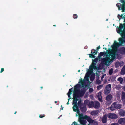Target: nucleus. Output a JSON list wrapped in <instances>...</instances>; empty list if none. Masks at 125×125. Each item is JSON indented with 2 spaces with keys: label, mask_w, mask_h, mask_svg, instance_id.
<instances>
[{
  "label": "nucleus",
  "mask_w": 125,
  "mask_h": 125,
  "mask_svg": "<svg viewBox=\"0 0 125 125\" xmlns=\"http://www.w3.org/2000/svg\"><path fill=\"white\" fill-rule=\"evenodd\" d=\"M73 109L74 112H76L78 115H80V111L77 105V102L78 100V99L73 98Z\"/></svg>",
  "instance_id": "1"
},
{
  "label": "nucleus",
  "mask_w": 125,
  "mask_h": 125,
  "mask_svg": "<svg viewBox=\"0 0 125 125\" xmlns=\"http://www.w3.org/2000/svg\"><path fill=\"white\" fill-rule=\"evenodd\" d=\"M100 48V46H99L97 48L96 50L94 49H92L91 50V53L89 54V57L90 58H95V55L97 54L99 49Z\"/></svg>",
  "instance_id": "2"
},
{
  "label": "nucleus",
  "mask_w": 125,
  "mask_h": 125,
  "mask_svg": "<svg viewBox=\"0 0 125 125\" xmlns=\"http://www.w3.org/2000/svg\"><path fill=\"white\" fill-rule=\"evenodd\" d=\"M122 106V105L119 104H117V102H115L113 103L110 107V109L112 111L116 109H120Z\"/></svg>",
  "instance_id": "3"
},
{
  "label": "nucleus",
  "mask_w": 125,
  "mask_h": 125,
  "mask_svg": "<svg viewBox=\"0 0 125 125\" xmlns=\"http://www.w3.org/2000/svg\"><path fill=\"white\" fill-rule=\"evenodd\" d=\"M79 115V121L80 123L82 125H85L86 123H87V121L85 120H83V115Z\"/></svg>",
  "instance_id": "4"
},
{
  "label": "nucleus",
  "mask_w": 125,
  "mask_h": 125,
  "mask_svg": "<svg viewBox=\"0 0 125 125\" xmlns=\"http://www.w3.org/2000/svg\"><path fill=\"white\" fill-rule=\"evenodd\" d=\"M109 54V56H111V61L114 60L115 58V52L111 49H110L109 52H108Z\"/></svg>",
  "instance_id": "5"
},
{
  "label": "nucleus",
  "mask_w": 125,
  "mask_h": 125,
  "mask_svg": "<svg viewBox=\"0 0 125 125\" xmlns=\"http://www.w3.org/2000/svg\"><path fill=\"white\" fill-rule=\"evenodd\" d=\"M85 104L86 105H88L89 108L93 107L94 104V102L92 101H90L88 100H86L84 101Z\"/></svg>",
  "instance_id": "6"
},
{
  "label": "nucleus",
  "mask_w": 125,
  "mask_h": 125,
  "mask_svg": "<svg viewBox=\"0 0 125 125\" xmlns=\"http://www.w3.org/2000/svg\"><path fill=\"white\" fill-rule=\"evenodd\" d=\"M83 118L86 119L90 124H92L93 123L94 121V120L92 119L91 117L87 115H85L84 116Z\"/></svg>",
  "instance_id": "7"
},
{
  "label": "nucleus",
  "mask_w": 125,
  "mask_h": 125,
  "mask_svg": "<svg viewBox=\"0 0 125 125\" xmlns=\"http://www.w3.org/2000/svg\"><path fill=\"white\" fill-rule=\"evenodd\" d=\"M102 62L105 65H107V63L111 61V59L109 57H106L105 58L102 59Z\"/></svg>",
  "instance_id": "8"
},
{
  "label": "nucleus",
  "mask_w": 125,
  "mask_h": 125,
  "mask_svg": "<svg viewBox=\"0 0 125 125\" xmlns=\"http://www.w3.org/2000/svg\"><path fill=\"white\" fill-rule=\"evenodd\" d=\"M108 117L112 119H116L117 118V116L116 114L111 113H110L108 114Z\"/></svg>",
  "instance_id": "9"
},
{
  "label": "nucleus",
  "mask_w": 125,
  "mask_h": 125,
  "mask_svg": "<svg viewBox=\"0 0 125 125\" xmlns=\"http://www.w3.org/2000/svg\"><path fill=\"white\" fill-rule=\"evenodd\" d=\"M86 91V89L85 87H84L81 89V93L80 92V90H77V92H79L81 96H82L85 94Z\"/></svg>",
  "instance_id": "10"
},
{
  "label": "nucleus",
  "mask_w": 125,
  "mask_h": 125,
  "mask_svg": "<svg viewBox=\"0 0 125 125\" xmlns=\"http://www.w3.org/2000/svg\"><path fill=\"white\" fill-rule=\"evenodd\" d=\"M82 97L81 94H80L79 92H77V93H75L74 92L73 94V98L77 99L78 97Z\"/></svg>",
  "instance_id": "11"
},
{
  "label": "nucleus",
  "mask_w": 125,
  "mask_h": 125,
  "mask_svg": "<svg viewBox=\"0 0 125 125\" xmlns=\"http://www.w3.org/2000/svg\"><path fill=\"white\" fill-rule=\"evenodd\" d=\"M121 46L119 43H118L116 41H115L114 44L111 46V47L113 49H115L117 47H118Z\"/></svg>",
  "instance_id": "12"
},
{
  "label": "nucleus",
  "mask_w": 125,
  "mask_h": 125,
  "mask_svg": "<svg viewBox=\"0 0 125 125\" xmlns=\"http://www.w3.org/2000/svg\"><path fill=\"white\" fill-rule=\"evenodd\" d=\"M94 106L93 107L96 109L98 108L100 106V103L98 101L94 103Z\"/></svg>",
  "instance_id": "13"
},
{
  "label": "nucleus",
  "mask_w": 125,
  "mask_h": 125,
  "mask_svg": "<svg viewBox=\"0 0 125 125\" xmlns=\"http://www.w3.org/2000/svg\"><path fill=\"white\" fill-rule=\"evenodd\" d=\"M119 124H125V118H121L118 121Z\"/></svg>",
  "instance_id": "14"
},
{
  "label": "nucleus",
  "mask_w": 125,
  "mask_h": 125,
  "mask_svg": "<svg viewBox=\"0 0 125 125\" xmlns=\"http://www.w3.org/2000/svg\"><path fill=\"white\" fill-rule=\"evenodd\" d=\"M122 38H120L119 39V43L121 45L123 43L125 42V37L123 38L121 36Z\"/></svg>",
  "instance_id": "15"
},
{
  "label": "nucleus",
  "mask_w": 125,
  "mask_h": 125,
  "mask_svg": "<svg viewBox=\"0 0 125 125\" xmlns=\"http://www.w3.org/2000/svg\"><path fill=\"white\" fill-rule=\"evenodd\" d=\"M107 115H104L102 118V121L103 123H105L107 122Z\"/></svg>",
  "instance_id": "16"
},
{
  "label": "nucleus",
  "mask_w": 125,
  "mask_h": 125,
  "mask_svg": "<svg viewBox=\"0 0 125 125\" xmlns=\"http://www.w3.org/2000/svg\"><path fill=\"white\" fill-rule=\"evenodd\" d=\"M96 64L95 63L93 62L92 65L90 66L89 68L90 70H93L96 67Z\"/></svg>",
  "instance_id": "17"
},
{
  "label": "nucleus",
  "mask_w": 125,
  "mask_h": 125,
  "mask_svg": "<svg viewBox=\"0 0 125 125\" xmlns=\"http://www.w3.org/2000/svg\"><path fill=\"white\" fill-rule=\"evenodd\" d=\"M80 110L81 112L83 113H84L86 112V106H84L83 107H80Z\"/></svg>",
  "instance_id": "18"
},
{
  "label": "nucleus",
  "mask_w": 125,
  "mask_h": 125,
  "mask_svg": "<svg viewBox=\"0 0 125 125\" xmlns=\"http://www.w3.org/2000/svg\"><path fill=\"white\" fill-rule=\"evenodd\" d=\"M120 34L122 37H125V28L123 29V30L121 32L119 33Z\"/></svg>",
  "instance_id": "19"
},
{
  "label": "nucleus",
  "mask_w": 125,
  "mask_h": 125,
  "mask_svg": "<svg viewBox=\"0 0 125 125\" xmlns=\"http://www.w3.org/2000/svg\"><path fill=\"white\" fill-rule=\"evenodd\" d=\"M121 100L122 101H125V93L122 92L121 94Z\"/></svg>",
  "instance_id": "20"
},
{
  "label": "nucleus",
  "mask_w": 125,
  "mask_h": 125,
  "mask_svg": "<svg viewBox=\"0 0 125 125\" xmlns=\"http://www.w3.org/2000/svg\"><path fill=\"white\" fill-rule=\"evenodd\" d=\"M112 98V95L111 94H109L107 95L106 98V100L107 101H110Z\"/></svg>",
  "instance_id": "21"
},
{
  "label": "nucleus",
  "mask_w": 125,
  "mask_h": 125,
  "mask_svg": "<svg viewBox=\"0 0 125 125\" xmlns=\"http://www.w3.org/2000/svg\"><path fill=\"white\" fill-rule=\"evenodd\" d=\"M121 74L123 75L125 74V65L123 67L121 70Z\"/></svg>",
  "instance_id": "22"
},
{
  "label": "nucleus",
  "mask_w": 125,
  "mask_h": 125,
  "mask_svg": "<svg viewBox=\"0 0 125 125\" xmlns=\"http://www.w3.org/2000/svg\"><path fill=\"white\" fill-rule=\"evenodd\" d=\"M120 51L122 54H124L125 53V48L123 47L121 48Z\"/></svg>",
  "instance_id": "23"
},
{
  "label": "nucleus",
  "mask_w": 125,
  "mask_h": 125,
  "mask_svg": "<svg viewBox=\"0 0 125 125\" xmlns=\"http://www.w3.org/2000/svg\"><path fill=\"white\" fill-rule=\"evenodd\" d=\"M120 115L122 116H124L125 115V112L124 110L121 109L120 112Z\"/></svg>",
  "instance_id": "24"
},
{
  "label": "nucleus",
  "mask_w": 125,
  "mask_h": 125,
  "mask_svg": "<svg viewBox=\"0 0 125 125\" xmlns=\"http://www.w3.org/2000/svg\"><path fill=\"white\" fill-rule=\"evenodd\" d=\"M83 104L82 103V100L81 99H80L77 103V105H78V106L79 107H81V106L83 105Z\"/></svg>",
  "instance_id": "25"
},
{
  "label": "nucleus",
  "mask_w": 125,
  "mask_h": 125,
  "mask_svg": "<svg viewBox=\"0 0 125 125\" xmlns=\"http://www.w3.org/2000/svg\"><path fill=\"white\" fill-rule=\"evenodd\" d=\"M111 85L110 84H108L107 85L105 89L108 90H111Z\"/></svg>",
  "instance_id": "26"
},
{
  "label": "nucleus",
  "mask_w": 125,
  "mask_h": 125,
  "mask_svg": "<svg viewBox=\"0 0 125 125\" xmlns=\"http://www.w3.org/2000/svg\"><path fill=\"white\" fill-rule=\"evenodd\" d=\"M98 112L99 111L98 110L93 111L92 112L91 114L92 115H96L98 114Z\"/></svg>",
  "instance_id": "27"
},
{
  "label": "nucleus",
  "mask_w": 125,
  "mask_h": 125,
  "mask_svg": "<svg viewBox=\"0 0 125 125\" xmlns=\"http://www.w3.org/2000/svg\"><path fill=\"white\" fill-rule=\"evenodd\" d=\"M105 53V52H100V53L98 55V58L100 59L101 57L104 55Z\"/></svg>",
  "instance_id": "28"
},
{
  "label": "nucleus",
  "mask_w": 125,
  "mask_h": 125,
  "mask_svg": "<svg viewBox=\"0 0 125 125\" xmlns=\"http://www.w3.org/2000/svg\"><path fill=\"white\" fill-rule=\"evenodd\" d=\"M111 91V90H109L105 89L104 91V94H108L110 93Z\"/></svg>",
  "instance_id": "29"
},
{
  "label": "nucleus",
  "mask_w": 125,
  "mask_h": 125,
  "mask_svg": "<svg viewBox=\"0 0 125 125\" xmlns=\"http://www.w3.org/2000/svg\"><path fill=\"white\" fill-rule=\"evenodd\" d=\"M117 80L121 84H122L123 83V81H124L123 79L121 77L118 78Z\"/></svg>",
  "instance_id": "30"
},
{
  "label": "nucleus",
  "mask_w": 125,
  "mask_h": 125,
  "mask_svg": "<svg viewBox=\"0 0 125 125\" xmlns=\"http://www.w3.org/2000/svg\"><path fill=\"white\" fill-rule=\"evenodd\" d=\"M80 86V85L79 84H76L74 86V89L75 90V91L76 90V91L77 92V89Z\"/></svg>",
  "instance_id": "31"
},
{
  "label": "nucleus",
  "mask_w": 125,
  "mask_h": 125,
  "mask_svg": "<svg viewBox=\"0 0 125 125\" xmlns=\"http://www.w3.org/2000/svg\"><path fill=\"white\" fill-rule=\"evenodd\" d=\"M103 84H101L97 86V88L98 90H99L101 89L103 87Z\"/></svg>",
  "instance_id": "32"
},
{
  "label": "nucleus",
  "mask_w": 125,
  "mask_h": 125,
  "mask_svg": "<svg viewBox=\"0 0 125 125\" xmlns=\"http://www.w3.org/2000/svg\"><path fill=\"white\" fill-rule=\"evenodd\" d=\"M122 12H123L125 10V5H122L121 8Z\"/></svg>",
  "instance_id": "33"
},
{
  "label": "nucleus",
  "mask_w": 125,
  "mask_h": 125,
  "mask_svg": "<svg viewBox=\"0 0 125 125\" xmlns=\"http://www.w3.org/2000/svg\"><path fill=\"white\" fill-rule=\"evenodd\" d=\"M113 73V68H111L109 70V73L110 75H112Z\"/></svg>",
  "instance_id": "34"
},
{
  "label": "nucleus",
  "mask_w": 125,
  "mask_h": 125,
  "mask_svg": "<svg viewBox=\"0 0 125 125\" xmlns=\"http://www.w3.org/2000/svg\"><path fill=\"white\" fill-rule=\"evenodd\" d=\"M73 87L70 89L69 90V92L67 94H70L71 95V94H72V90H73Z\"/></svg>",
  "instance_id": "35"
},
{
  "label": "nucleus",
  "mask_w": 125,
  "mask_h": 125,
  "mask_svg": "<svg viewBox=\"0 0 125 125\" xmlns=\"http://www.w3.org/2000/svg\"><path fill=\"white\" fill-rule=\"evenodd\" d=\"M78 16L76 14H74L73 16V18L74 19H77V18Z\"/></svg>",
  "instance_id": "36"
},
{
  "label": "nucleus",
  "mask_w": 125,
  "mask_h": 125,
  "mask_svg": "<svg viewBox=\"0 0 125 125\" xmlns=\"http://www.w3.org/2000/svg\"><path fill=\"white\" fill-rule=\"evenodd\" d=\"M119 65L120 66H122L124 65V62H119Z\"/></svg>",
  "instance_id": "37"
},
{
  "label": "nucleus",
  "mask_w": 125,
  "mask_h": 125,
  "mask_svg": "<svg viewBox=\"0 0 125 125\" xmlns=\"http://www.w3.org/2000/svg\"><path fill=\"white\" fill-rule=\"evenodd\" d=\"M98 58H97V57H96V58H95L93 60V62H97V61H98Z\"/></svg>",
  "instance_id": "38"
},
{
  "label": "nucleus",
  "mask_w": 125,
  "mask_h": 125,
  "mask_svg": "<svg viewBox=\"0 0 125 125\" xmlns=\"http://www.w3.org/2000/svg\"><path fill=\"white\" fill-rule=\"evenodd\" d=\"M45 115L44 114L43 115H40L39 116L40 118H42L43 117H45Z\"/></svg>",
  "instance_id": "39"
},
{
  "label": "nucleus",
  "mask_w": 125,
  "mask_h": 125,
  "mask_svg": "<svg viewBox=\"0 0 125 125\" xmlns=\"http://www.w3.org/2000/svg\"><path fill=\"white\" fill-rule=\"evenodd\" d=\"M101 81L99 80H98L97 81H96V83H97V84H101Z\"/></svg>",
  "instance_id": "40"
},
{
  "label": "nucleus",
  "mask_w": 125,
  "mask_h": 125,
  "mask_svg": "<svg viewBox=\"0 0 125 125\" xmlns=\"http://www.w3.org/2000/svg\"><path fill=\"white\" fill-rule=\"evenodd\" d=\"M120 2L122 3L123 4L122 5H125V1L123 0H120Z\"/></svg>",
  "instance_id": "41"
},
{
  "label": "nucleus",
  "mask_w": 125,
  "mask_h": 125,
  "mask_svg": "<svg viewBox=\"0 0 125 125\" xmlns=\"http://www.w3.org/2000/svg\"><path fill=\"white\" fill-rule=\"evenodd\" d=\"M93 90L92 88H90L89 89V91L90 92H92L93 91Z\"/></svg>",
  "instance_id": "42"
},
{
  "label": "nucleus",
  "mask_w": 125,
  "mask_h": 125,
  "mask_svg": "<svg viewBox=\"0 0 125 125\" xmlns=\"http://www.w3.org/2000/svg\"><path fill=\"white\" fill-rule=\"evenodd\" d=\"M4 71V69L3 68H1V71L0 72V73H2Z\"/></svg>",
  "instance_id": "43"
},
{
  "label": "nucleus",
  "mask_w": 125,
  "mask_h": 125,
  "mask_svg": "<svg viewBox=\"0 0 125 125\" xmlns=\"http://www.w3.org/2000/svg\"><path fill=\"white\" fill-rule=\"evenodd\" d=\"M116 6L117 7H120L118 3H117L116 4Z\"/></svg>",
  "instance_id": "44"
},
{
  "label": "nucleus",
  "mask_w": 125,
  "mask_h": 125,
  "mask_svg": "<svg viewBox=\"0 0 125 125\" xmlns=\"http://www.w3.org/2000/svg\"><path fill=\"white\" fill-rule=\"evenodd\" d=\"M98 99H99V100L100 101H101V102H102V100L101 98L100 99V98H99Z\"/></svg>",
  "instance_id": "45"
},
{
  "label": "nucleus",
  "mask_w": 125,
  "mask_h": 125,
  "mask_svg": "<svg viewBox=\"0 0 125 125\" xmlns=\"http://www.w3.org/2000/svg\"><path fill=\"white\" fill-rule=\"evenodd\" d=\"M70 95H71V94H67L68 97L70 98H71V97L70 96Z\"/></svg>",
  "instance_id": "46"
},
{
  "label": "nucleus",
  "mask_w": 125,
  "mask_h": 125,
  "mask_svg": "<svg viewBox=\"0 0 125 125\" xmlns=\"http://www.w3.org/2000/svg\"><path fill=\"white\" fill-rule=\"evenodd\" d=\"M122 17H123V18H124V17L123 16V14H122L120 15V17L121 18Z\"/></svg>",
  "instance_id": "47"
},
{
  "label": "nucleus",
  "mask_w": 125,
  "mask_h": 125,
  "mask_svg": "<svg viewBox=\"0 0 125 125\" xmlns=\"http://www.w3.org/2000/svg\"><path fill=\"white\" fill-rule=\"evenodd\" d=\"M123 89L125 91V86L124 87Z\"/></svg>",
  "instance_id": "48"
},
{
  "label": "nucleus",
  "mask_w": 125,
  "mask_h": 125,
  "mask_svg": "<svg viewBox=\"0 0 125 125\" xmlns=\"http://www.w3.org/2000/svg\"><path fill=\"white\" fill-rule=\"evenodd\" d=\"M118 10H121V9H120V7H118Z\"/></svg>",
  "instance_id": "49"
},
{
  "label": "nucleus",
  "mask_w": 125,
  "mask_h": 125,
  "mask_svg": "<svg viewBox=\"0 0 125 125\" xmlns=\"http://www.w3.org/2000/svg\"><path fill=\"white\" fill-rule=\"evenodd\" d=\"M120 15L119 14H118V18H119V17H120Z\"/></svg>",
  "instance_id": "50"
},
{
  "label": "nucleus",
  "mask_w": 125,
  "mask_h": 125,
  "mask_svg": "<svg viewBox=\"0 0 125 125\" xmlns=\"http://www.w3.org/2000/svg\"><path fill=\"white\" fill-rule=\"evenodd\" d=\"M124 81L125 82V77L124 78V79H123Z\"/></svg>",
  "instance_id": "51"
},
{
  "label": "nucleus",
  "mask_w": 125,
  "mask_h": 125,
  "mask_svg": "<svg viewBox=\"0 0 125 125\" xmlns=\"http://www.w3.org/2000/svg\"><path fill=\"white\" fill-rule=\"evenodd\" d=\"M59 56L61 57V54L60 53H59Z\"/></svg>",
  "instance_id": "52"
},
{
  "label": "nucleus",
  "mask_w": 125,
  "mask_h": 125,
  "mask_svg": "<svg viewBox=\"0 0 125 125\" xmlns=\"http://www.w3.org/2000/svg\"><path fill=\"white\" fill-rule=\"evenodd\" d=\"M71 99V98H70L68 99V102H69V100H70V99Z\"/></svg>",
  "instance_id": "53"
},
{
  "label": "nucleus",
  "mask_w": 125,
  "mask_h": 125,
  "mask_svg": "<svg viewBox=\"0 0 125 125\" xmlns=\"http://www.w3.org/2000/svg\"><path fill=\"white\" fill-rule=\"evenodd\" d=\"M103 49H105V50H106L107 49L106 48H105V47L103 48Z\"/></svg>",
  "instance_id": "54"
},
{
  "label": "nucleus",
  "mask_w": 125,
  "mask_h": 125,
  "mask_svg": "<svg viewBox=\"0 0 125 125\" xmlns=\"http://www.w3.org/2000/svg\"><path fill=\"white\" fill-rule=\"evenodd\" d=\"M57 101H55V103L56 104V103H57Z\"/></svg>",
  "instance_id": "55"
},
{
  "label": "nucleus",
  "mask_w": 125,
  "mask_h": 125,
  "mask_svg": "<svg viewBox=\"0 0 125 125\" xmlns=\"http://www.w3.org/2000/svg\"><path fill=\"white\" fill-rule=\"evenodd\" d=\"M41 89H42V88H43V87L42 86H41Z\"/></svg>",
  "instance_id": "56"
},
{
  "label": "nucleus",
  "mask_w": 125,
  "mask_h": 125,
  "mask_svg": "<svg viewBox=\"0 0 125 125\" xmlns=\"http://www.w3.org/2000/svg\"><path fill=\"white\" fill-rule=\"evenodd\" d=\"M69 102H68L67 103V104L68 105L69 104Z\"/></svg>",
  "instance_id": "57"
},
{
  "label": "nucleus",
  "mask_w": 125,
  "mask_h": 125,
  "mask_svg": "<svg viewBox=\"0 0 125 125\" xmlns=\"http://www.w3.org/2000/svg\"><path fill=\"white\" fill-rule=\"evenodd\" d=\"M63 107H62L61 109H62V110H63Z\"/></svg>",
  "instance_id": "58"
},
{
  "label": "nucleus",
  "mask_w": 125,
  "mask_h": 125,
  "mask_svg": "<svg viewBox=\"0 0 125 125\" xmlns=\"http://www.w3.org/2000/svg\"><path fill=\"white\" fill-rule=\"evenodd\" d=\"M17 112L16 111V112H15L14 113V114H16V113H17Z\"/></svg>",
  "instance_id": "59"
},
{
  "label": "nucleus",
  "mask_w": 125,
  "mask_h": 125,
  "mask_svg": "<svg viewBox=\"0 0 125 125\" xmlns=\"http://www.w3.org/2000/svg\"><path fill=\"white\" fill-rule=\"evenodd\" d=\"M53 26L55 27L56 26V25H53Z\"/></svg>",
  "instance_id": "60"
},
{
  "label": "nucleus",
  "mask_w": 125,
  "mask_h": 125,
  "mask_svg": "<svg viewBox=\"0 0 125 125\" xmlns=\"http://www.w3.org/2000/svg\"><path fill=\"white\" fill-rule=\"evenodd\" d=\"M80 70H79L78 71V72H80Z\"/></svg>",
  "instance_id": "61"
},
{
  "label": "nucleus",
  "mask_w": 125,
  "mask_h": 125,
  "mask_svg": "<svg viewBox=\"0 0 125 125\" xmlns=\"http://www.w3.org/2000/svg\"><path fill=\"white\" fill-rule=\"evenodd\" d=\"M108 20V19H107L106 20V21H107Z\"/></svg>",
  "instance_id": "62"
},
{
  "label": "nucleus",
  "mask_w": 125,
  "mask_h": 125,
  "mask_svg": "<svg viewBox=\"0 0 125 125\" xmlns=\"http://www.w3.org/2000/svg\"><path fill=\"white\" fill-rule=\"evenodd\" d=\"M76 116H77V114L76 115Z\"/></svg>",
  "instance_id": "63"
},
{
  "label": "nucleus",
  "mask_w": 125,
  "mask_h": 125,
  "mask_svg": "<svg viewBox=\"0 0 125 125\" xmlns=\"http://www.w3.org/2000/svg\"><path fill=\"white\" fill-rule=\"evenodd\" d=\"M62 105H61V107H62Z\"/></svg>",
  "instance_id": "64"
}]
</instances>
